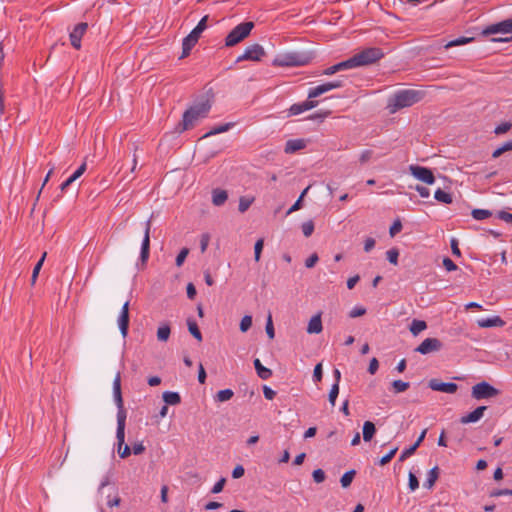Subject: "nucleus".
Here are the masks:
<instances>
[{
  "label": "nucleus",
  "mask_w": 512,
  "mask_h": 512,
  "mask_svg": "<svg viewBox=\"0 0 512 512\" xmlns=\"http://www.w3.org/2000/svg\"><path fill=\"white\" fill-rule=\"evenodd\" d=\"M113 397L118 409L116 430L118 454L121 458H127L131 454V448L128 445H125V425L127 413L123 404L120 373H117L113 381Z\"/></svg>",
  "instance_id": "f257e3e1"
},
{
  "label": "nucleus",
  "mask_w": 512,
  "mask_h": 512,
  "mask_svg": "<svg viewBox=\"0 0 512 512\" xmlns=\"http://www.w3.org/2000/svg\"><path fill=\"white\" fill-rule=\"evenodd\" d=\"M210 108L208 100L191 106L184 112L182 121L177 125V131L181 133L193 128L198 119L207 116Z\"/></svg>",
  "instance_id": "f03ea898"
},
{
  "label": "nucleus",
  "mask_w": 512,
  "mask_h": 512,
  "mask_svg": "<svg viewBox=\"0 0 512 512\" xmlns=\"http://www.w3.org/2000/svg\"><path fill=\"white\" fill-rule=\"evenodd\" d=\"M423 97V93L413 89H405L396 92L388 101V107L391 113L410 107L419 102Z\"/></svg>",
  "instance_id": "7ed1b4c3"
},
{
  "label": "nucleus",
  "mask_w": 512,
  "mask_h": 512,
  "mask_svg": "<svg viewBox=\"0 0 512 512\" xmlns=\"http://www.w3.org/2000/svg\"><path fill=\"white\" fill-rule=\"evenodd\" d=\"M312 60V55L307 52L292 51L279 54L275 57L272 64L279 67H297L305 66Z\"/></svg>",
  "instance_id": "20e7f679"
},
{
  "label": "nucleus",
  "mask_w": 512,
  "mask_h": 512,
  "mask_svg": "<svg viewBox=\"0 0 512 512\" xmlns=\"http://www.w3.org/2000/svg\"><path fill=\"white\" fill-rule=\"evenodd\" d=\"M253 28L254 23L251 21L242 22L238 24L226 36L225 46L233 47L238 43L242 42L245 38H247L250 35Z\"/></svg>",
  "instance_id": "39448f33"
},
{
  "label": "nucleus",
  "mask_w": 512,
  "mask_h": 512,
  "mask_svg": "<svg viewBox=\"0 0 512 512\" xmlns=\"http://www.w3.org/2000/svg\"><path fill=\"white\" fill-rule=\"evenodd\" d=\"M471 215L476 221H503L508 224H512V214L507 211L494 212L488 209H473Z\"/></svg>",
  "instance_id": "423d86ee"
},
{
  "label": "nucleus",
  "mask_w": 512,
  "mask_h": 512,
  "mask_svg": "<svg viewBox=\"0 0 512 512\" xmlns=\"http://www.w3.org/2000/svg\"><path fill=\"white\" fill-rule=\"evenodd\" d=\"M384 57L381 48L369 47L354 55L357 67L371 65Z\"/></svg>",
  "instance_id": "0eeeda50"
},
{
  "label": "nucleus",
  "mask_w": 512,
  "mask_h": 512,
  "mask_svg": "<svg viewBox=\"0 0 512 512\" xmlns=\"http://www.w3.org/2000/svg\"><path fill=\"white\" fill-rule=\"evenodd\" d=\"M500 390L493 387L486 381L475 384L471 389V397L475 400H485L497 397Z\"/></svg>",
  "instance_id": "6e6552de"
},
{
  "label": "nucleus",
  "mask_w": 512,
  "mask_h": 512,
  "mask_svg": "<svg viewBox=\"0 0 512 512\" xmlns=\"http://www.w3.org/2000/svg\"><path fill=\"white\" fill-rule=\"evenodd\" d=\"M266 55L264 48L260 44H253L247 46L244 50V53L237 57L236 62L242 61H261L262 58Z\"/></svg>",
  "instance_id": "1a4fd4ad"
},
{
  "label": "nucleus",
  "mask_w": 512,
  "mask_h": 512,
  "mask_svg": "<svg viewBox=\"0 0 512 512\" xmlns=\"http://www.w3.org/2000/svg\"><path fill=\"white\" fill-rule=\"evenodd\" d=\"M409 171L416 179L426 184H433L435 182V177L432 170L427 167L410 165Z\"/></svg>",
  "instance_id": "9d476101"
},
{
  "label": "nucleus",
  "mask_w": 512,
  "mask_h": 512,
  "mask_svg": "<svg viewBox=\"0 0 512 512\" xmlns=\"http://www.w3.org/2000/svg\"><path fill=\"white\" fill-rule=\"evenodd\" d=\"M343 86L342 80H334L330 82H326L323 84H320L316 87H313L308 92V98L313 99L316 98L326 92H329L333 89L341 88Z\"/></svg>",
  "instance_id": "9b49d317"
},
{
  "label": "nucleus",
  "mask_w": 512,
  "mask_h": 512,
  "mask_svg": "<svg viewBox=\"0 0 512 512\" xmlns=\"http://www.w3.org/2000/svg\"><path fill=\"white\" fill-rule=\"evenodd\" d=\"M442 342L437 338H426L422 343L415 348V352L422 355H427L433 352H438L442 349Z\"/></svg>",
  "instance_id": "f8f14e48"
},
{
  "label": "nucleus",
  "mask_w": 512,
  "mask_h": 512,
  "mask_svg": "<svg viewBox=\"0 0 512 512\" xmlns=\"http://www.w3.org/2000/svg\"><path fill=\"white\" fill-rule=\"evenodd\" d=\"M497 33H512V19H506L501 22L487 26L482 34L487 36Z\"/></svg>",
  "instance_id": "ddd939ff"
},
{
  "label": "nucleus",
  "mask_w": 512,
  "mask_h": 512,
  "mask_svg": "<svg viewBox=\"0 0 512 512\" xmlns=\"http://www.w3.org/2000/svg\"><path fill=\"white\" fill-rule=\"evenodd\" d=\"M117 324L121 335L125 338L128 335L129 329V301H126L120 311L117 319Z\"/></svg>",
  "instance_id": "4468645a"
},
{
  "label": "nucleus",
  "mask_w": 512,
  "mask_h": 512,
  "mask_svg": "<svg viewBox=\"0 0 512 512\" xmlns=\"http://www.w3.org/2000/svg\"><path fill=\"white\" fill-rule=\"evenodd\" d=\"M87 28H88V24L86 22H81L79 24H77L74 29L70 32V42H71V45L75 48V49H80L81 48V39L83 37V35L85 34V32L87 31Z\"/></svg>",
  "instance_id": "2eb2a0df"
},
{
  "label": "nucleus",
  "mask_w": 512,
  "mask_h": 512,
  "mask_svg": "<svg viewBox=\"0 0 512 512\" xmlns=\"http://www.w3.org/2000/svg\"><path fill=\"white\" fill-rule=\"evenodd\" d=\"M428 387L433 391H439L448 394H453L458 389V385L456 383L441 382L438 379H431L428 383Z\"/></svg>",
  "instance_id": "dca6fc26"
},
{
  "label": "nucleus",
  "mask_w": 512,
  "mask_h": 512,
  "mask_svg": "<svg viewBox=\"0 0 512 512\" xmlns=\"http://www.w3.org/2000/svg\"><path fill=\"white\" fill-rule=\"evenodd\" d=\"M317 105H318V101L308 98L304 102L293 104L289 108L288 114H289V116L299 115L305 111L315 108Z\"/></svg>",
  "instance_id": "f3484780"
},
{
  "label": "nucleus",
  "mask_w": 512,
  "mask_h": 512,
  "mask_svg": "<svg viewBox=\"0 0 512 512\" xmlns=\"http://www.w3.org/2000/svg\"><path fill=\"white\" fill-rule=\"evenodd\" d=\"M150 227L146 226L141 243L140 261L142 264L147 262L150 255Z\"/></svg>",
  "instance_id": "a211bd4d"
},
{
  "label": "nucleus",
  "mask_w": 512,
  "mask_h": 512,
  "mask_svg": "<svg viewBox=\"0 0 512 512\" xmlns=\"http://www.w3.org/2000/svg\"><path fill=\"white\" fill-rule=\"evenodd\" d=\"M487 410L486 406H479L474 409L472 412L464 415L460 418V423L469 424L478 422L484 415V412Z\"/></svg>",
  "instance_id": "6ab92c4d"
},
{
  "label": "nucleus",
  "mask_w": 512,
  "mask_h": 512,
  "mask_svg": "<svg viewBox=\"0 0 512 512\" xmlns=\"http://www.w3.org/2000/svg\"><path fill=\"white\" fill-rule=\"evenodd\" d=\"M306 147V140L304 139H290L286 142L284 151L285 153H295Z\"/></svg>",
  "instance_id": "aec40b11"
},
{
  "label": "nucleus",
  "mask_w": 512,
  "mask_h": 512,
  "mask_svg": "<svg viewBox=\"0 0 512 512\" xmlns=\"http://www.w3.org/2000/svg\"><path fill=\"white\" fill-rule=\"evenodd\" d=\"M323 329L321 316L320 314L314 315L307 326V333L309 334H319Z\"/></svg>",
  "instance_id": "412c9836"
},
{
  "label": "nucleus",
  "mask_w": 512,
  "mask_h": 512,
  "mask_svg": "<svg viewBox=\"0 0 512 512\" xmlns=\"http://www.w3.org/2000/svg\"><path fill=\"white\" fill-rule=\"evenodd\" d=\"M228 199V193L226 190L216 188L212 191V203L215 206H222Z\"/></svg>",
  "instance_id": "4be33fe9"
},
{
  "label": "nucleus",
  "mask_w": 512,
  "mask_h": 512,
  "mask_svg": "<svg viewBox=\"0 0 512 512\" xmlns=\"http://www.w3.org/2000/svg\"><path fill=\"white\" fill-rule=\"evenodd\" d=\"M478 326L481 328H490V327H501L504 325V321L499 317L495 316L492 318L480 319L477 321Z\"/></svg>",
  "instance_id": "5701e85b"
},
{
  "label": "nucleus",
  "mask_w": 512,
  "mask_h": 512,
  "mask_svg": "<svg viewBox=\"0 0 512 512\" xmlns=\"http://www.w3.org/2000/svg\"><path fill=\"white\" fill-rule=\"evenodd\" d=\"M197 44V41H195L193 38H191L189 35H187L183 41H182V54L180 56V59H183L187 57L192 48Z\"/></svg>",
  "instance_id": "b1692460"
},
{
  "label": "nucleus",
  "mask_w": 512,
  "mask_h": 512,
  "mask_svg": "<svg viewBox=\"0 0 512 512\" xmlns=\"http://www.w3.org/2000/svg\"><path fill=\"white\" fill-rule=\"evenodd\" d=\"M376 433V427L375 424L371 421H366L363 424V440L365 442L371 441L373 436Z\"/></svg>",
  "instance_id": "393cba45"
},
{
  "label": "nucleus",
  "mask_w": 512,
  "mask_h": 512,
  "mask_svg": "<svg viewBox=\"0 0 512 512\" xmlns=\"http://www.w3.org/2000/svg\"><path fill=\"white\" fill-rule=\"evenodd\" d=\"M254 367L256 369L257 375L263 379L267 380L272 376V371L269 368L264 367L259 359L254 360Z\"/></svg>",
  "instance_id": "a878e982"
},
{
  "label": "nucleus",
  "mask_w": 512,
  "mask_h": 512,
  "mask_svg": "<svg viewBox=\"0 0 512 512\" xmlns=\"http://www.w3.org/2000/svg\"><path fill=\"white\" fill-rule=\"evenodd\" d=\"M439 477V468L438 466L433 467L427 474V479L424 482V487L427 489H431L435 482L437 481Z\"/></svg>",
  "instance_id": "bb28decb"
},
{
  "label": "nucleus",
  "mask_w": 512,
  "mask_h": 512,
  "mask_svg": "<svg viewBox=\"0 0 512 512\" xmlns=\"http://www.w3.org/2000/svg\"><path fill=\"white\" fill-rule=\"evenodd\" d=\"M162 397L167 405H177L181 402V397L177 392L166 391Z\"/></svg>",
  "instance_id": "cd10ccee"
},
{
  "label": "nucleus",
  "mask_w": 512,
  "mask_h": 512,
  "mask_svg": "<svg viewBox=\"0 0 512 512\" xmlns=\"http://www.w3.org/2000/svg\"><path fill=\"white\" fill-rule=\"evenodd\" d=\"M427 328V323L423 320H418V319H414L412 322H411V325H410V332L414 335V336H417L419 333H421L422 331H424L425 329Z\"/></svg>",
  "instance_id": "c85d7f7f"
},
{
  "label": "nucleus",
  "mask_w": 512,
  "mask_h": 512,
  "mask_svg": "<svg viewBox=\"0 0 512 512\" xmlns=\"http://www.w3.org/2000/svg\"><path fill=\"white\" fill-rule=\"evenodd\" d=\"M473 41H474L473 37H464V36H462V37H459L457 39L449 41L447 44L444 45V48L448 49V48H452V47H455V46H461V45H465V44L471 43Z\"/></svg>",
  "instance_id": "c756f323"
},
{
  "label": "nucleus",
  "mask_w": 512,
  "mask_h": 512,
  "mask_svg": "<svg viewBox=\"0 0 512 512\" xmlns=\"http://www.w3.org/2000/svg\"><path fill=\"white\" fill-rule=\"evenodd\" d=\"M187 326H188V330L189 332L198 340V341H202V334L199 330V327L196 323L195 320H193L192 318H188L187 319Z\"/></svg>",
  "instance_id": "7c9ffc66"
},
{
  "label": "nucleus",
  "mask_w": 512,
  "mask_h": 512,
  "mask_svg": "<svg viewBox=\"0 0 512 512\" xmlns=\"http://www.w3.org/2000/svg\"><path fill=\"white\" fill-rule=\"evenodd\" d=\"M171 330L169 325L163 324L157 329V339L159 341L165 342L169 339Z\"/></svg>",
  "instance_id": "2f4dec72"
},
{
  "label": "nucleus",
  "mask_w": 512,
  "mask_h": 512,
  "mask_svg": "<svg viewBox=\"0 0 512 512\" xmlns=\"http://www.w3.org/2000/svg\"><path fill=\"white\" fill-rule=\"evenodd\" d=\"M434 197L437 201L442 203L449 204L452 202L451 194L440 188L436 190Z\"/></svg>",
  "instance_id": "473e14b6"
},
{
  "label": "nucleus",
  "mask_w": 512,
  "mask_h": 512,
  "mask_svg": "<svg viewBox=\"0 0 512 512\" xmlns=\"http://www.w3.org/2000/svg\"><path fill=\"white\" fill-rule=\"evenodd\" d=\"M355 474L356 471L353 469L345 472L340 479L341 486L343 488L349 487L354 479Z\"/></svg>",
  "instance_id": "72a5a7b5"
},
{
  "label": "nucleus",
  "mask_w": 512,
  "mask_h": 512,
  "mask_svg": "<svg viewBox=\"0 0 512 512\" xmlns=\"http://www.w3.org/2000/svg\"><path fill=\"white\" fill-rule=\"evenodd\" d=\"M234 395V392L231 389H224L217 392L215 396V400L219 402H225L230 400Z\"/></svg>",
  "instance_id": "f704fd0d"
},
{
  "label": "nucleus",
  "mask_w": 512,
  "mask_h": 512,
  "mask_svg": "<svg viewBox=\"0 0 512 512\" xmlns=\"http://www.w3.org/2000/svg\"><path fill=\"white\" fill-rule=\"evenodd\" d=\"M233 123H225L219 126L214 127L210 132L205 134V137H208L210 135H216L220 133H224L228 131L231 127H233Z\"/></svg>",
  "instance_id": "c9c22d12"
},
{
  "label": "nucleus",
  "mask_w": 512,
  "mask_h": 512,
  "mask_svg": "<svg viewBox=\"0 0 512 512\" xmlns=\"http://www.w3.org/2000/svg\"><path fill=\"white\" fill-rule=\"evenodd\" d=\"M336 65H337L338 71L352 69V68L357 67L354 56H352L351 58H349L345 61L339 62Z\"/></svg>",
  "instance_id": "e433bc0d"
},
{
  "label": "nucleus",
  "mask_w": 512,
  "mask_h": 512,
  "mask_svg": "<svg viewBox=\"0 0 512 512\" xmlns=\"http://www.w3.org/2000/svg\"><path fill=\"white\" fill-rule=\"evenodd\" d=\"M392 388L394 390L395 393H401V392H404L406 391L410 384L409 382H404L402 380H394L392 383Z\"/></svg>",
  "instance_id": "4c0bfd02"
},
{
  "label": "nucleus",
  "mask_w": 512,
  "mask_h": 512,
  "mask_svg": "<svg viewBox=\"0 0 512 512\" xmlns=\"http://www.w3.org/2000/svg\"><path fill=\"white\" fill-rule=\"evenodd\" d=\"M339 394V385L337 383H334L330 389L328 400L332 406H335L336 399Z\"/></svg>",
  "instance_id": "58836bf2"
},
{
  "label": "nucleus",
  "mask_w": 512,
  "mask_h": 512,
  "mask_svg": "<svg viewBox=\"0 0 512 512\" xmlns=\"http://www.w3.org/2000/svg\"><path fill=\"white\" fill-rule=\"evenodd\" d=\"M512 128L511 122H502L501 124L497 125L494 129V133L496 135H502L507 133Z\"/></svg>",
  "instance_id": "ea45409f"
},
{
  "label": "nucleus",
  "mask_w": 512,
  "mask_h": 512,
  "mask_svg": "<svg viewBox=\"0 0 512 512\" xmlns=\"http://www.w3.org/2000/svg\"><path fill=\"white\" fill-rule=\"evenodd\" d=\"M387 260L393 264H398L399 251L396 248H391L386 252Z\"/></svg>",
  "instance_id": "a19ab883"
},
{
  "label": "nucleus",
  "mask_w": 512,
  "mask_h": 512,
  "mask_svg": "<svg viewBox=\"0 0 512 512\" xmlns=\"http://www.w3.org/2000/svg\"><path fill=\"white\" fill-rule=\"evenodd\" d=\"M252 326V317L250 315H245L240 321V331L247 332Z\"/></svg>",
  "instance_id": "79ce46f5"
},
{
  "label": "nucleus",
  "mask_w": 512,
  "mask_h": 512,
  "mask_svg": "<svg viewBox=\"0 0 512 512\" xmlns=\"http://www.w3.org/2000/svg\"><path fill=\"white\" fill-rule=\"evenodd\" d=\"M417 448H418V447H417V446H415V445L413 444V445H412V446H410L409 448L404 449V450L401 452V454H400V456H399V459H398V460H399L400 462L405 461L407 458H409L410 456H412V455L415 453V451L417 450Z\"/></svg>",
  "instance_id": "37998d69"
},
{
  "label": "nucleus",
  "mask_w": 512,
  "mask_h": 512,
  "mask_svg": "<svg viewBox=\"0 0 512 512\" xmlns=\"http://www.w3.org/2000/svg\"><path fill=\"white\" fill-rule=\"evenodd\" d=\"M397 451H398V447H394L393 449H391L387 454H385V456H383L379 460V465L384 466L387 463H389L392 460V458L395 456Z\"/></svg>",
  "instance_id": "c03bdc74"
},
{
  "label": "nucleus",
  "mask_w": 512,
  "mask_h": 512,
  "mask_svg": "<svg viewBox=\"0 0 512 512\" xmlns=\"http://www.w3.org/2000/svg\"><path fill=\"white\" fill-rule=\"evenodd\" d=\"M263 246H264V239L263 238L258 239L254 246V258H255V261H257V262L260 260Z\"/></svg>",
  "instance_id": "a18cd8bd"
},
{
  "label": "nucleus",
  "mask_w": 512,
  "mask_h": 512,
  "mask_svg": "<svg viewBox=\"0 0 512 512\" xmlns=\"http://www.w3.org/2000/svg\"><path fill=\"white\" fill-rule=\"evenodd\" d=\"M408 486L411 491H415L419 487L418 478L412 472H409V475H408Z\"/></svg>",
  "instance_id": "49530a36"
},
{
  "label": "nucleus",
  "mask_w": 512,
  "mask_h": 512,
  "mask_svg": "<svg viewBox=\"0 0 512 512\" xmlns=\"http://www.w3.org/2000/svg\"><path fill=\"white\" fill-rule=\"evenodd\" d=\"M265 330L270 339H273L275 337V330L271 314L268 315Z\"/></svg>",
  "instance_id": "de8ad7c7"
},
{
  "label": "nucleus",
  "mask_w": 512,
  "mask_h": 512,
  "mask_svg": "<svg viewBox=\"0 0 512 512\" xmlns=\"http://www.w3.org/2000/svg\"><path fill=\"white\" fill-rule=\"evenodd\" d=\"M189 254L188 248H183L176 257L175 264L180 267L183 265L187 255Z\"/></svg>",
  "instance_id": "09e8293b"
},
{
  "label": "nucleus",
  "mask_w": 512,
  "mask_h": 512,
  "mask_svg": "<svg viewBox=\"0 0 512 512\" xmlns=\"http://www.w3.org/2000/svg\"><path fill=\"white\" fill-rule=\"evenodd\" d=\"M312 477L316 483H322L325 481L326 475L325 472L319 468L313 471Z\"/></svg>",
  "instance_id": "8fccbe9b"
},
{
  "label": "nucleus",
  "mask_w": 512,
  "mask_h": 512,
  "mask_svg": "<svg viewBox=\"0 0 512 512\" xmlns=\"http://www.w3.org/2000/svg\"><path fill=\"white\" fill-rule=\"evenodd\" d=\"M252 201H253L252 199H249L247 197H241L239 200V207H238L239 211L245 212L252 204Z\"/></svg>",
  "instance_id": "3c124183"
},
{
  "label": "nucleus",
  "mask_w": 512,
  "mask_h": 512,
  "mask_svg": "<svg viewBox=\"0 0 512 512\" xmlns=\"http://www.w3.org/2000/svg\"><path fill=\"white\" fill-rule=\"evenodd\" d=\"M366 313V309L362 306H356L354 307L350 313H349V316L351 318H356V317H360V316H363L364 314Z\"/></svg>",
  "instance_id": "603ef678"
},
{
  "label": "nucleus",
  "mask_w": 512,
  "mask_h": 512,
  "mask_svg": "<svg viewBox=\"0 0 512 512\" xmlns=\"http://www.w3.org/2000/svg\"><path fill=\"white\" fill-rule=\"evenodd\" d=\"M322 375H323L322 364L318 363L315 366L314 371H313V380H314V382H320L321 379H322Z\"/></svg>",
  "instance_id": "864d4df0"
},
{
  "label": "nucleus",
  "mask_w": 512,
  "mask_h": 512,
  "mask_svg": "<svg viewBox=\"0 0 512 512\" xmlns=\"http://www.w3.org/2000/svg\"><path fill=\"white\" fill-rule=\"evenodd\" d=\"M506 495H512V490L511 489H496L490 493L491 497H500V496H506Z\"/></svg>",
  "instance_id": "5fc2aeb1"
},
{
  "label": "nucleus",
  "mask_w": 512,
  "mask_h": 512,
  "mask_svg": "<svg viewBox=\"0 0 512 512\" xmlns=\"http://www.w3.org/2000/svg\"><path fill=\"white\" fill-rule=\"evenodd\" d=\"M46 255H47L46 252H44L43 255L41 256V258L39 259V261L34 266L32 275L38 276V274H39V272H40V270H41V268L43 266V263L45 261Z\"/></svg>",
  "instance_id": "6e6d98bb"
},
{
  "label": "nucleus",
  "mask_w": 512,
  "mask_h": 512,
  "mask_svg": "<svg viewBox=\"0 0 512 512\" xmlns=\"http://www.w3.org/2000/svg\"><path fill=\"white\" fill-rule=\"evenodd\" d=\"M443 266L449 272L455 271L457 269V265L448 257L443 259Z\"/></svg>",
  "instance_id": "4d7b16f0"
},
{
  "label": "nucleus",
  "mask_w": 512,
  "mask_h": 512,
  "mask_svg": "<svg viewBox=\"0 0 512 512\" xmlns=\"http://www.w3.org/2000/svg\"><path fill=\"white\" fill-rule=\"evenodd\" d=\"M209 241H210L209 234H207V233L202 234L201 239H200V248H201L202 253L206 251Z\"/></svg>",
  "instance_id": "13d9d810"
},
{
  "label": "nucleus",
  "mask_w": 512,
  "mask_h": 512,
  "mask_svg": "<svg viewBox=\"0 0 512 512\" xmlns=\"http://www.w3.org/2000/svg\"><path fill=\"white\" fill-rule=\"evenodd\" d=\"M225 482H226L225 478H221L219 481H217L214 484L211 492L214 494L220 493L224 488Z\"/></svg>",
  "instance_id": "bf43d9fd"
},
{
  "label": "nucleus",
  "mask_w": 512,
  "mask_h": 512,
  "mask_svg": "<svg viewBox=\"0 0 512 512\" xmlns=\"http://www.w3.org/2000/svg\"><path fill=\"white\" fill-rule=\"evenodd\" d=\"M319 258L316 253H313L311 256H309L305 261V266L307 268H312L315 266V264L318 262Z\"/></svg>",
  "instance_id": "052dcab7"
},
{
  "label": "nucleus",
  "mask_w": 512,
  "mask_h": 512,
  "mask_svg": "<svg viewBox=\"0 0 512 512\" xmlns=\"http://www.w3.org/2000/svg\"><path fill=\"white\" fill-rule=\"evenodd\" d=\"M145 451V446L142 442L134 443L131 452H133L135 455H140Z\"/></svg>",
  "instance_id": "680f3d73"
},
{
  "label": "nucleus",
  "mask_w": 512,
  "mask_h": 512,
  "mask_svg": "<svg viewBox=\"0 0 512 512\" xmlns=\"http://www.w3.org/2000/svg\"><path fill=\"white\" fill-rule=\"evenodd\" d=\"M450 245H451V250H452L453 255L460 257L461 251L458 247V240L456 238H452L450 241Z\"/></svg>",
  "instance_id": "e2e57ef3"
},
{
  "label": "nucleus",
  "mask_w": 512,
  "mask_h": 512,
  "mask_svg": "<svg viewBox=\"0 0 512 512\" xmlns=\"http://www.w3.org/2000/svg\"><path fill=\"white\" fill-rule=\"evenodd\" d=\"M86 171V163H82L78 169L71 175V178L75 181Z\"/></svg>",
  "instance_id": "0e129e2a"
},
{
  "label": "nucleus",
  "mask_w": 512,
  "mask_h": 512,
  "mask_svg": "<svg viewBox=\"0 0 512 512\" xmlns=\"http://www.w3.org/2000/svg\"><path fill=\"white\" fill-rule=\"evenodd\" d=\"M379 368V362L376 358H372L369 363L368 372L370 374H375Z\"/></svg>",
  "instance_id": "69168bd1"
},
{
  "label": "nucleus",
  "mask_w": 512,
  "mask_h": 512,
  "mask_svg": "<svg viewBox=\"0 0 512 512\" xmlns=\"http://www.w3.org/2000/svg\"><path fill=\"white\" fill-rule=\"evenodd\" d=\"M245 473V470L243 468L242 465H237L233 471H232V477L235 478V479H238L240 477H242Z\"/></svg>",
  "instance_id": "338daca9"
},
{
  "label": "nucleus",
  "mask_w": 512,
  "mask_h": 512,
  "mask_svg": "<svg viewBox=\"0 0 512 512\" xmlns=\"http://www.w3.org/2000/svg\"><path fill=\"white\" fill-rule=\"evenodd\" d=\"M263 394L266 399L272 400L275 397L276 392L273 389H271L270 387L265 385V386H263Z\"/></svg>",
  "instance_id": "774afa93"
}]
</instances>
